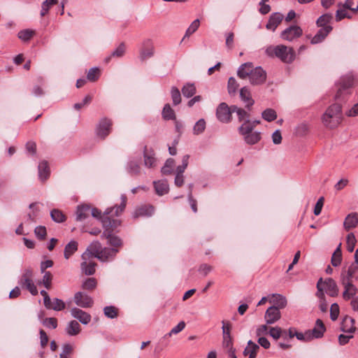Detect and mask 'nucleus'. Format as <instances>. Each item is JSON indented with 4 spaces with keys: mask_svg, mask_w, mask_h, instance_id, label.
<instances>
[{
    "mask_svg": "<svg viewBox=\"0 0 358 358\" xmlns=\"http://www.w3.org/2000/svg\"><path fill=\"white\" fill-rule=\"evenodd\" d=\"M155 53V48L152 41L150 38L144 40L142 43V48L140 50V58L145 60L152 57Z\"/></svg>",
    "mask_w": 358,
    "mask_h": 358,
    "instance_id": "nucleus-13",
    "label": "nucleus"
},
{
    "mask_svg": "<svg viewBox=\"0 0 358 358\" xmlns=\"http://www.w3.org/2000/svg\"><path fill=\"white\" fill-rule=\"evenodd\" d=\"M341 245L336 249L331 257V264L334 266H338L341 262Z\"/></svg>",
    "mask_w": 358,
    "mask_h": 358,
    "instance_id": "nucleus-45",
    "label": "nucleus"
},
{
    "mask_svg": "<svg viewBox=\"0 0 358 358\" xmlns=\"http://www.w3.org/2000/svg\"><path fill=\"white\" fill-rule=\"evenodd\" d=\"M238 87L236 79L233 77L229 78L228 80V92L229 94H234Z\"/></svg>",
    "mask_w": 358,
    "mask_h": 358,
    "instance_id": "nucleus-59",
    "label": "nucleus"
},
{
    "mask_svg": "<svg viewBox=\"0 0 358 358\" xmlns=\"http://www.w3.org/2000/svg\"><path fill=\"white\" fill-rule=\"evenodd\" d=\"M240 97L247 108H250L255 103L254 100L252 99L250 91L248 87H243L241 89Z\"/></svg>",
    "mask_w": 358,
    "mask_h": 358,
    "instance_id": "nucleus-24",
    "label": "nucleus"
},
{
    "mask_svg": "<svg viewBox=\"0 0 358 358\" xmlns=\"http://www.w3.org/2000/svg\"><path fill=\"white\" fill-rule=\"evenodd\" d=\"M259 350V345L250 340L248 345L243 350V355L248 356L249 358H255L257 357V351Z\"/></svg>",
    "mask_w": 358,
    "mask_h": 358,
    "instance_id": "nucleus-25",
    "label": "nucleus"
},
{
    "mask_svg": "<svg viewBox=\"0 0 358 358\" xmlns=\"http://www.w3.org/2000/svg\"><path fill=\"white\" fill-rule=\"evenodd\" d=\"M285 333L286 331L279 327H271L268 331L269 335L275 340H278Z\"/></svg>",
    "mask_w": 358,
    "mask_h": 358,
    "instance_id": "nucleus-50",
    "label": "nucleus"
},
{
    "mask_svg": "<svg viewBox=\"0 0 358 358\" xmlns=\"http://www.w3.org/2000/svg\"><path fill=\"white\" fill-rule=\"evenodd\" d=\"M342 106L336 103L329 106L322 116L323 125L328 129L336 128L342 122Z\"/></svg>",
    "mask_w": 358,
    "mask_h": 358,
    "instance_id": "nucleus-1",
    "label": "nucleus"
},
{
    "mask_svg": "<svg viewBox=\"0 0 358 358\" xmlns=\"http://www.w3.org/2000/svg\"><path fill=\"white\" fill-rule=\"evenodd\" d=\"M171 99L175 106L181 102V96L179 90L176 87H172L171 90Z\"/></svg>",
    "mask_w": 358,
    "mask_h": 358,
    "instance_id": "nucleus-54",
    "label": "nucleus"
},
{
    "mask_svg": "<svg viewBox=\"0 0 358 358\" xmlns=\"http://www.w3.org/2000/svg\"><path fill=\"white\" fill-rule=\"evenodd\" d=\"M253 125L250 124V120H245V122L239 127L238 132L244 137L245 136L253 132Z\"/></svg>",
    "mask_w": 358,
    "mask_h": 358,
    "instance_id": "nucleus-37",
    "label": "nucleus"
},
{
    "mask_svg": "<svg viewBox=\"0 0 358 358\" xmlns=\"http://www.w3.org/2000/svg\"><path fill=\"white\" fill-rule=\"evenodd\" d=\"M38 169L39 179L44 182L50 176V169L48 163L46 162H40Z\"/></svg>",
    "mask_w": 358,
    "mask_h": 358,
    "instance_id": "nucleus-33",
    "label": "nucleus"
},
{
    "mask_svg": "<svg viewBox=\"0 0 358 358\" xmlns=\"http://www.w3.org/2000/svg\"><path fill=\"white\" fill-rule=\"evenodd\" d=\"M50 216L52 220L56 222H62L65 220V215L58 209H53L50 212Z\"/></svg>",
    "mask_w": 358,
    "mask_h": 358,
    "instance_id": "nucleus-48",
    "label": "nucleus"
},
{
    "mask_svg": "<svg viewBox=\"0 0 358 358\" xmlns=\"http://www.w3.org/2000/svg\"><path fill=\"white\" fill-rule=\"evenodd\" d=\"M36 34V31L33 29H27L21 30L18 32L17 36L22 41H29Z\"/></svg>",
    "mask_w": 358,
    "mask_h": 358,
    "instance_id": "nucleus-40",
    "label": "nucleus"
},
{
    "mask_svg": "<svg viewBox=\"0 0 358 358\" xmlns=\"http://www.w3.org/2000/svg\"><path fill=\"white\" fill-rule=\"evenodd\" d=\"M81 331L80 325L76 320H72L69 322L66 327V332L69 336H76Z\"/></svg>",
    "mask_w": 358,
    "mask_h": 358,
    "instance_id": "nucleus-35",
    "label": "nucleus"
},
{
    "mask_svg": "<svg viewBox=\"0 0 358 358\" xmlns=\"http://www.w3.org/2000/svg\"><path fill=\"white\" fill-rule=\"evenodd\" d=\"M122 202L119 206H115V211L113 213L114 208H108L106 210L105 213L106 215L111 214V216H118L125 208L126 203H127V197L125 195H122L121 196Z\"/></svg>",
    "mask_w": 358,
    "mask_h": 358,
    "instance_id": "nucleus-32",
    "label": "nucleus"
},
{
    "mask_svg": "<svg viewBox=\"0 0 358 358\" xmlns=\"http://www.w3.org/2000/svg\"><path fill=\"white\" fill-rule=\"evenodd\" d=\"M331 30V27H324L323 28H320L317 34L314 36V37H313L311 39V43L317 44L322 42Z\"/></svg>",
    "mask_w": 358,
    "mask_h": 358,
    "instance_id": "nucleus-22",
    "label": "nucleus"
},
{
    "mask_svg": "<svg viewBox=\"0 0 358 358\" xmlns=\"http://www.w3.org/2000/svg\"><path fill=\"white\" fill-rule=\"evenodd\" d=\"M266 52L268 55H275L285 63H291L295 58L294 49L284 45L270 46L267 48Z\"/></svg>",
    "mask_w": 358,
    "mask_h": 358,
    "instance_id": "nucleus-2",
    "label": "nucleus"
},
{
    "mask_svg": "<svg viewBox=\"0 0 358 358\" xmlns=\"http://www.w3.org/2000/svg\"><path fill=\"white\" fill-rule=\"evenodd\" d=\"M33 271L31 268H25L21 277L18 280V283L22 288L27 289L32 295L38 294V289L33 282Z\"/></svg>",
    "mask_w": 358,
    "mask_h": 358,
    "instance_id": "nucleus-4",
    "label": "nucleus"
},
{
    "mask_svg": "<svg viewBox=\"0 0 358 358\" xmlns=\"http://www.w3.org/2000/svg\"><path fill=\"white\" fill-rule=\"evenodd\" d=\"M127 171L131 175H137L140 173V166L137 162L130 161L127 164Z\"/></svg>",
    "mask_w": 358,
    "mask_h": 358,
    "instance_id": "nucleus-49",
    "label": "nucleus"
},
{
    "mask_svg": "<svg viewBox=\"0 0 358 358\" xmlns=\"http://www.w3.org/2000/svg\"><path fill=\"white\" fill-rule=\"evenodd\" d=\"M338 6H343L353 12L358 11V4H355L354 0H346L345 3H338Z\"/></svg>",
    "mask_w": 358,
    "mask_h": 358,
    "instance_id": "nucleus-57",
    "label": "nucleus"
},
{
    "mask_svg": "<svg viewBox=\"0 0 358 358\" xmlns=\"http://www.w3.org/2000/svg\"><path fill=\"white\" fill-rule=\"evenodd\" d=\"M174 164V159L172 158H169L166 161L164 166L162 168V173L165 175L170 174L172 172Z\"/></svg>",
    "mask_w": 358,
    "mask_h": 358,
    "instance_id": "nucleus-53",
    "label": "nucleus"
},
{
    "mask_svg": "<svg viewBox=\"0 0 358 358\" xmlns=\"http://www.w3.org/2000/svg\"><path fill=\"white\" fill-rule=\"evenodd\" d=\"M153 184L155 192L158 195L162 196L168 193L169 187L166 180H161L158 181H155Z\"/></svg>",
    "mask_w": 358,
    "mask_h": 358,
    "instance_id": "nucleus-28",
    "label": "nucleus"
},
{
    "mask_svg": "<svg viewBox=\"0 0 358 358\" xmlns=\"http://www.w3.org/2000/svg\"><path fill=\"white\" fill-rule=\"evenodd\" d=\"M90 213V206L88 205H82L78 206L76 210V220L83 221L87 218Z\"/></svg>",
    "mask_w": 358,
    "mask_h": 358,
    "instance_id": "nucleus-29",
    "label": "nucleus"
},
{
    "mask_svg": "<svg viewBox=\"0 0 358 358\" xmlns=\"http://www.w3.org/2000/svg\"><path fill=\"white\" fill-rule=\"evenodd\" d=\"M245 142L248 145H255L261 139V133L253 131L243 137Z\"/></svg>",
    "mask_w": 358,
    "mask_h": 358,
    "instance_id": "nucleus-36",
    "label": "nucleus"
},
{
    "mask_svg": "<svg viewBox=\"0 0 358 358\" xmlns=\"http://www.w3.org/2000/svg\"><path fill=\"white\" fill-rule=\"evenodd\" d=\"M333 16L330 13H325L321 15L317 20V24L318 27L323 28L324 27H331L329 23L331 20Z\"/></svg>",
    "mask_w": 358,
    "mask_h": 358,
    "instance_id": "nucleus-43",
    "label": "nucleus"
},
{
    "mask_svg": "<svg viewBox=\"0 0 358 358\" xmlns=\"http://www.w3.org/2000/svg\"><path fill=\"white\" fill-rule=\"evenodd\" d=\"M189 155H185L182 157V164L176 168V174L183 175L184 171L187 169L189 163Z\"/></svg>",
    "mask_w": 358,
    "mask_h": 358,
    "instance_id": "nucleus-51",
    "label": "nucleus"
},
{
    "mask_svg": "<svg viewBox=\"0 0 358 358\" xmlns=\"http://www.w3.org/2000/svg\"><path fill=\"white\" fill-rule=\"evenodd\" d=\"M253 69L252 63H245L238 68L237 75L240 78L245 79L250 77Z\"/></svg>",
    "mask_w": 358,
    "mask_h": 358,
    "instance_id": "nucleus-27",
    "label": "nucleus"
},
{
    "mask_svg": "<svg viewBox=\"0 0 358 358\" xmlns=\"http://www.w3.org/2000/svg\"><path fill=\"white\" fill-rule=\"evenodd\" d=\"M280 311L275 306L269 307L264 315L266 324H272L280 319Z\"/></svg>",
    "mask_w": 358,
    "mask_h": 358,
    "instance_id": "nucleus-14",
    "label": "nucleus"
},
{
    "mask_svg": "<svg viewBox=\"0 0 358 358\" xmlns=\"http://www.w3.org/2000/svg\"><path fill=\"white\" fill-rule=\"evenodd\" d=\"M43 324L47 328L56 329L57 327V320L55 317H48L42 321Z\"/></svg>",
    "mask_w": 358,
    "mask_h": 358,
    "instance_id": "nucleus-61",
    "label": "nucleus"
},
{
    "mask_svg": "<svg viewBox=\"0 0 358 358\" xmlns=\"http://www.w3.org/2000/svg\"><path fill=\"white\" fill-rule=\"evenodd\" d=\"M200 22L199 20L196 19L194 20L189 27L187 28L185 32V37H189L192 34H194L199 27Z\"/></svg>",
    "mask_w": 358,
    "mask_h": 358,
    "instance_id": "nucleus-56",
    "label": "nucleus"
},
{
    "mask_svg": "<svg viewBox=\"0 0 358 358\" xmlns=\"http://www.w3.org/2000/svg\"><path fill=\"white\" fill-rule=\"evenodd\" d=\"M96 280L94 278L86 279L83 283V288L87 290H92L96 287Z\"/></svg>",
    "mask_w": 358,
    "mask_h": 358,
    "instance_id": "nucleus-58",
    "label": "nucleus"
},
{
    "mask_svg": "<svg viewBox=\"0 0 358 358\" xmlns=\"http://www.w3.org/2000/svg\"><path fill=\"white\" fill-rule=\"evenodd\" d=\"M103 313L107 317L110 319L115 318L117 316V309L113 306H106L103 308Z\"/></svg>",
    "mask_w": 358,
    "mask_h": 358,
    "instance_id": "nucleus-55",
    "label": "nucleus"
},
{
    "mask_svg": "<svg viewBox=\"0 0 358 358\" xmlns=\"http://www.w3.org/2000/svg\"><path fill=\"white\" fill-rule=\"evenodd\" d=\"M162 115V117L165 120H176L175 111L171 108V106L169 103L165 104V106H164Z\"/></svg>",
    "mask_w": 358,
    "mask_h": 358,
    "instance_id": "nucleus-38",
    "label": "nucleus"
},
{
    "mask_svg": "<svg viewBox=\"0 0 358 358\" xmlns=\"http://www.w3.org/2000/svg\"><path fill=\"white\" fill-rule=\"evenodd\" d=\"M326 330L324 323L320 319H317L315 327L312 330L308 331V336H310V339L320 338L323 336Z\"/></svg>",
    "mask_w": 358,
    "mask_h": 358,
    "instance_id": "nucleus-16",
    "label": "nucleus"
},
{
    "mask_svg": "<svg viewBox=\"0 0 358 358\" xmlns=\"http://www.w3.org/2000/svg\"><path fill=\"white\" fill-rule=\"evenodd\" d=\"M249 79L250 83L253 85H262L266 81V73L262 67H255L252 70Z\"/></svg>",
    "mask_w": 358,
    "mask_h": 358,
    "instance_id": "nucleus-11",
    "label": "nucleus"
},
{
    "mask_svg": "<svg viewBox=\"0 0 358 358\" xmlns=\"http://www.w3.org/2000/svg\"><path fill=\"white\" fill-rule=\"evenodd\" d=\"M196 92V87L193 83H187L182 88V92L183 96L187 98L194 96Z\"/></svg>",
    "mask_w": 358,
    "mask_h": 358,
    "instance_id": "nucleus-41",
    "label": "nucleus"
},
{
    "mask_svg": "<svg viewBox=\"0 0 358 358\" xmlns=\"http://www.w3.org/2000/svg\"><path fill=\"white\" fill-rule=\"evenodd\" d=\"M358 271V266L352 264L349 266L347 271H343L341 275L340 280H347L348 281L352 282L354 275Z\"/></svg>",
    "mask_w": 358,
    "mask_h": 358,
    "instance_id": "nucleus-26",
    "label": "nucleus"
},
{
    "mask_svg": "<svg viewBox=\"0 0 358 358\" xmlns=\"http://www.w3.org/2000/svg\"><path fill=\"white\" fill-rule=\"evenodd\" d=\"M185 327V323L183 321L180 322L175 327H173L170 332L165 334L161 339V341L167 339L173 334H177L182 331Z\"/></svg>",
    "mask_w": 358,
    "mask_h": 358,
    "instance_id": "nucleus-42",
    "label": "nucleus"
},
{
    "mask_svg": "<svg viewBox=\"0 0 358 358\" xmlns=\"http://www.w3.org/2000/svg\"><path fill=\"white\" fill-rule=\"evenodd\" d=\"M58 3V0H45L41 4L40 15L41 17L46 15L51 7Z\"/></svg>",
    "mask_w": 358,
    "mask_h": 358,
    "instance_id": "nucleus-39",
    "label": "nucleus"
},
{
    "mask_svg": "<svg viewBox=\"0 0 358 358\" xmlns=\"http://www.w3.org/2000/svg\"><path fill=\"white\" fill-rule=\"evenodd\" d=\"M283 17V15L280 13H273L269 17V20L266 25V28L268 30L274 31L282 21Z\"/></svg>",
    "mask_w": 358,
    "mask_h": 358,
    "instance_id": "nucleus-19",
    "label": "nucleus"
},
{
    "mask_svg": "<svg viewBox=\"0 0 358 358\" xmlns=\"http://www.w3.org/2000/svg\"><path fill=\"white\" fill-rule=\"evenodd\" d=\"M338 8L336 12V21L340 22L343 19L345 18L347 14V8L343 6H338Z\"/></svg>",
    "mask_w": 358,
    "mask_h": 358,
    "instance_id": "nucleus-64",
    "label": "nucleus"
},
{
    "mask_svg": "<svg viewBox=\"0 0 358 358\" xmlns=\"http://www.w3.org/2000/svg\"><path fill=\"white\" fill-rule=\"evenodd\" d=\"M354 85V78L351 75H347L341 78L340 87L336 94V99L343 101L344 97L349 94V88Z\"/></svg>",
    "mask_w": 358,
    "mask_h": 358,
    "instance_id": "nucleus-6",
    "label": "nucleus"
},
{
    "mask_svg": "<svg viewBox=\"0 0 358 358\" xmlns=\"http://www.w3.org/2000/svg\"><path fill=\"white\" fill-rule=\"evenodd\" d=\"M112 127V121L110 119L103 117L100 120L96 127V136L104 139L110 132Z\"/></svg>",
    "mask_w": 358,
    "mask_h": 358,
    "instance_id": "nucleus-8",
    "label": "nucleus"
},
{
    "mask_svg": "<svg viewBox=\"0 0 358 358\" xmlns=\"http://www.w3.org/2000/svg\"><path fill=\"white\" fill-rule=\"evenodd\" d=\"M341 283L344 289L342 294L343 299L345 301H348L351 299H352L358 292L357 287L352 283V282L348 281L347 280H341Z\"/></svg>",
    "mask_w": 358,
    "mask_h": 358,
    "instance_id": "nucleus-12",
    "label": "nucleus"
},
{
    "mask_svg": "<svg viewBox=\"0 0 358 358\" xmlns=\"http://www.w3.org/2000/svg\"><path fill=\"white\" fill-rule=\"evenodd\" d=\"M78 250V243L75 241H71L64 248V256L66 259H69Z\"/></svg>",
    "mask_w": 358,
    "mask_h": 358,
    "instance_id": "nucleus-34",
    "label": "nucleus"
},
{
    "mask_svg": "<svg viewBox=\"0 0 358 358\" xmlns=\"http://www.w3.org/2000/svg\"><path fill=\"white\" fill-rule=\"evenodd\" d=\"M358 224V214L356 213L349 214L345 219L344 227L347 230L354 228Z\"/></svg>",
    "mask_w": 358,
    "mask_h": 358,
    "instance_id": "nucleus-31",
    "label": "nucleus"
},
{
    "mask_svg": "<svg viewBox=\"0 0 358 358\" xmlns=\"http://www.w3.org/2000/svg\"><path fill=\"white\" fill-rule=\"evenodd\" d=\"M341 329L345 333L352 334L356 330L355 320L349 316H345L341 322Z\"/></svg>",
    "mask_w": 358,
    "mask_h": 358,
    "instance_id": "nucleus-20",
    "label": "nucleus"
},
{
    "mask_svg": "<svg viewBox=\"0 0 358 358\" xmlns=\"http://www.w3.org/2000/svg\"><path fill=\"white\" fill-rule=\"evenodd\" d=\"M322 284L324 285V289L328 295L332 297L338 296L339 289L334 279L331 278H327L324 281L322 280Z\"/></svg>",
    "mask_w": 358,
    "mask_h": 358,
    "instance_id": "nucleus-15",
    "label": "nucleus"
},
{
    "mask_svg": "<svg viewBox=\"0 0 358 358\" xmlns=\"http://www.w3.org/2000/svg\"><path fill=\"white\" fill-rule=\"evenodd\" d=\"M356 244V238L352 233H350L347 236V248L349 252H352Z\"/></svg>",
    "mask_w": 358,
    "mask_h": 358,
    "instance_id": "nucleus-60",
    "label": "nucleus"
},
{
    "mask_svg": "<svg viewBox=\"0 0 358 358\" xmlns=\"http://www.w3.org/2000/svg\"><path fill=\"white\" fill-rule=\"evenodd\" d=\"M72 317L79 320L83 324H87L91 320V315L78 308H73L71 310Z\"/></svg>",
    "mask_w": 358,
    "mask_h": 358,
    "instance_id": "nucleus-17",
    "label": "nucleus"
},
{
    "mask_svg": "<svg viewBox=\"0 0 358 358\" xmlns=\"http://www.w3.org/2000/svg\"><path fill=\"white\" fill-rule=\"evenodd\" d=\"M90 247L92 250L91 252L93 254V257L101 262L113 260L119 251L117 248H101V244L98 241L92 243Z\"/></svg>",
    "mask_w": 358,
    "mask_h": 358,
    "instance_id": "nucleus-3",
    "label": "nucleus"
},
{
    "mask_svg": "<svg viewBox=\"0 0 358 358\" xmlns=\"http://www.w3.org/2000/svg\"><path fill=\"white\" fill-rule=\"evenodd\" d=\"M262 117L268 122H271L275 120L277 117L276 112L271 108H267L264 110L262 113Z\"/></svg>",
    "mask_w": 358,
    "mask_h": 358,
    "instance_id": "nucleus-47",
    "label": "nucleus"
},
{
    "mask_svg": "<svg viewBox=\"0 0 358 358\" xmlns=\"http://www.w3.org/2000/svg\"><path fill=\"white\" fill-rule=\"evenodd\" d=\"M34 234L38 239L43 240L47 234L46 228L43 226L36 227L34 229Z\"/></svg>",
    "mask_w": 358,
    "mask_h": 358,
    "instance_id": "nucleus-62",
    "label": "nucleus"
},
{
    "mask_svg": "<svg viewBox=\"0 0 358 358\" xmlns=\"http://www.w3.org/2000/svg\"><path fill=\"white\" fill-rule=\"evenodd\" d=\"M232 106L229 107L226 103H221L216 110V116L219 121L223 123L229 122L231 120Z\"/></svg>",
    "mask_w": 358,
    "mask_h": 358,
    "instance_id": "nucleus-7",
    "label": "nucleus"
},
{
    "mask_svg": "<svg viewBox=\"0 0 358 358\" xmlns=\"http://www.w3.org/2000/svg\"><path fill=\"white\" fill-rule=\"evenodd\" d=\"M269 302L273 303L278 309L285 308L287 304L285 296L279 294H273L269 297Z\"/></svg>",
    "mask_w": 358,
    "mask_h": 358,
    "instance_id": "nucleus-23",
    "label": "nucleus"
},
{
    "mask_svg": "<svg viewBox=\"0 0 358 358\" xmlns=\"http://www.w3.org/2000/svg\"><path fill=\"white\" fill-rule=\"evenodd\" d=\"M154 213V208L152 206H143L137 208L133 217L136 218L141 216H151Z\"/></svg>",
    "mask_w": 358,
    "mask_h": 358,
    "instance_id": "nucleus-30",
    "label": "nucleus"
},
{
    "mask_svg": "<svg viewBox=\"0 0 358 358\" xmlns=\"http://www.w3.org/2000/svg\"><path fill=\"white\" fill-rule=\"evenodd\" d=\"M206 129V122L203 119L199 120L193 127V133L195 135H199L204 131Z\"/></svg>",
    "mask_w": 358,
    "mask_h": 358,
    "instance_id": "nucleus-46",
    "label": "nucleus"
},
{
    "mask_svg": "<svg viewBox=\"0 0 358 358\" xmlns=\"http://www.w3.org/2000/svg\"><path fill=\"white\" fill-rule=\"evenodd\" d=\"M232 111L233 113H236L240 122L249 120V114L244 109L238 108L236 106H232Z\"/></svg>",
    "mask_w": 358,
    "mask_h": 358,
    "instance_id": "nucleus-44",
    "label": "nucleus"
},
{
    "mask_svg": "<svg viewBox=\"0 0 358 358\" xmlns=\"http://www.w3.org/2000/svg\"><path fill=\"white\" fill-rule=\"evenodd\" d=\"M83 262L80 264V268L83 273L87 275H92L96 271V264L92 261L91 259L93 258V254L89 251L87 249L84 253H83L82 256Z\"/></svg>",
    "mask_w": 358,
    "mask_h": 358,
    "instance_id": "nucleus-5",
    "label": "nucleus"
},
{
    "mask_svg": "<svg viewBox=\"0 0 358 358\" xmlns=\"http://www.w3.org/2000/svg\"><path fill=\"white\" fill-rule=\"evenodd\" d=\"M101 238H106L108 240V243L113 246V248L121 247L122 245V240L118 236L113 235L112 230L110 229L104 230L101 235Z\"/></svg>",
    "mask_w": 358,
    "mask_h": 358,
    "instance_id": "nucleus-18",
    "label": "nucleus"
},
{
    "mask_svg": "<svg viewBox=\"0 0 358 358\" xmlns=\"http://www.w3.org/2000/svg\"><path fill=\"white\" fill-rule=\"evenodd\" d=\"M144 164L146 167L154 168L157 165V159L155 157V152L152 150H148L147 147L144 149Z\"/></svg>",
    "mask_w": 358,
    "mask_h": 358,
    "instance_id": "nucleus-21",
    "label": "nucleus"
},
{
    "mask_svg": "<svg viewBox=\"0 0 358 358\" xmlns=\"http://www.w3.org/2000/svg\"><path fill=\"white\" fill-rule=\"evenodd\" d=\"M303 34L301 28L297 25L289 26L280 34L282 40L292 41L300 37Z\"/></svg>",
    "mask_w": 358,
    "mask_h": 358,
    "instance_id": "nucleus-9",
    "label": "nucleus"
},
{
    "mask_svg": "<svg viewBox=\"0 0 358 358\" xmlns=\"http://www.w3.org/2000/svg\"><path fill=\"white\" fill-rule=\"evenodd\" d=\"M100 76V70L97 67H93L90 69L87 73V80L92 82H94L98 80Z\"/></svg>",
    "mask_w": 358,
    "mask_h": 358,
    "instance_id": "nucleus-52",
    "label": "nucleus"
},
{
    "mask_svg": "<svg viewBox=\"0 0 358 358\" xmlns=\"http://www.w3.org/2000/svg\"><path fill=\"white\" fill-rule=\"evenodd\" d=\"M73 300L77 306L84 308H90L94 304L93 299L82 292H76L74 294Z\"/></svg>",
    "mask_w": 358,
    "mask_h": 358,
    "instance_id": "nucleus-10",
    "label": "nucleus"
},
{
    "mask_svg": "<svg viewBox=\"0 0 358 358\" xmlns=\"http://www.w3.org/2000/svg\"><path fill=\"white\" fill-rule=\"evenodd\" d=\"M52 310L56 311H60L65 308V303L59 299L54 298L53 299V304H52Z\"/></svg>",
    "mask_w": 358,
    "mask_h": 358,
    "instance_id": "nucleus-63",
    "label": "nucleus"
}]
</instances>
